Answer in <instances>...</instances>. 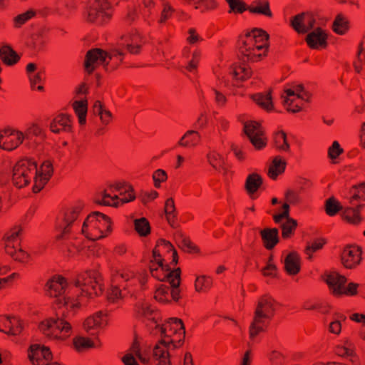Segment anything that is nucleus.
I'll list each match as a JSON object with an SVG mask.
<instances>
[{
  "instance_id": "nucleus-1",
  "label": "nucleus",
  "mask_w": 365,
  "mask_h": 365,
  "mask_svg": "<svg viewBox=\"0 0 365 365\" xmlns=\"http://www.w3.org/2000/svg\"><path fill=\"white\" fill-rule=\"evenodd\" d=\"M70 297L56 299L53 304L55 317L47 318L38 324V329L42 334L49 339H65L71 333L72 326L68 321L76 314L75 309L81 306L79 303L68 306Z\"/></svg>"
},
{
  "instance_id": "nucleus-2",
  "label": "nucleus",
  "mask_w": 365,
  "mask_h": 365,
  "mask_svg": "<svg viewBox=\"0 0 365 365\" xmlns=\"http://www.w3.org/2000/svg\"><path fill=\"white\" fill-rule=\"evenodd\" d=\"M252 32H259L264 37L265 44L258 45L255 39L251 38V32H247L243 36H240L237 41L239 51V59L243 63L257 62L263 57L267 56L269 47V35L262 29L254 28Z\"/></svg>"
},
{
  "instance_id": "nucleus-3",
  "label": "nucleus",
  "mask_w": 365,
  "mask_h": 365,
  "mask_svg": "<svg viewBox=\"0 0 365 365\" xmlns=\"http://www.w3.org/2000/svg\"><path fill=\"white\" fill-rule=\"evenodd\" d=\"M277 305L279 303L269 294H264L258 299L253 320L249 329L250 339H254L260 332L267 331L269 322L266 324L265 320L269 322L272 319Z\"/></svg>"
},
{
  "instance_id": "nucleus-4",
  "label": "nucleus",
  "mask_w": 365,
  "mask_h": 365,
  "mask_svg": "<svg viewBox=\"0 0 365 365\" xmlns=\"http://www.w3.org/2000/svg\"><path fill=\"white\" fill-rule=\"evenodd\" d=\"M111 218L98 211L91 212L82 225V233L91 240L96 241L107 237L112 232Z\"/></svg>"
},
{
  "instance_id": "nucleus-5",
  "label": "nucleus",
  "mask_w": 365,
  "mask_h": 365,
  "mask_svg": "<svg viewBox=\"0 0 365 365\" xmlns=\"http://www.w3.org/2000/svg\"><path fill=\"white\" fill-rule=\"evenodd\" d=\"M74 284L81 287V296L89 298L101 295L104 290L103 277L96 269H88L78 274Z\"/></svg>"
},
{
  "instance_id": "nucleus-6",
  "label": "nucleus",
  "mask_w": 365,
  "mask_h": 365,
  "mask_svg": "<svg viewBox=\"0 0 365 365\" xmlns=\"http://www.w3.org/2000/svg\"><path fill=\"white\" fill-rule=\"evenodd\" d=\"M83 207L84 203L78 201L73 205L61 210L56 225V229H58L61 232L55 237L56 242L68 239L71 226L78 217Z\"/></svg>"
},
{
  "instance_id": "nucleus-7",
  "label": "nucleus",
  "mask_w": 365,
  "mask_h": 365,
  "mask_svg": "<svg viewBox=\"0 0 365 365\" xmlns=\"http://www.w3.org/2000/svg\"><path fill=\"white\" fill-rule=\"evenodd\" d=\"M37 163L31 158L19 160L13 168L12 183L18 189L27 186L34 174H37Z\"/></svg>"
},
{
  "instance_id": "nucleus-8",
  "label": "nucleus",
  "mask_w": 365,
  "mask_h": 365,
  "mask_svg": "<svg viewBox=\"0 0 365 365\" xmlns=\"http://www.w3.org/2000/svg\"><path fill=\"white\" fill-rule=\"evenodd\" d=\"M111 16V5L107 0H93L85 11L86 21L98 25L107 23Z\"/></svg>"
},
{
  "instance_id": "nucleus-9",
  "label": "nucleus",
  "mask_w": 365,
  "mask_h": 365,
  "mask_svg": "<svg viewBox=\"0 0 365 365\" xmlns=\"http://www.w3.org/2000/svg\"><path fill=\"white\" fill-rule=\"evenodd\" d=\"M123 56V53L118 51H116L115 54L110 55L107 51L101 48H91L86 52L85 56L83 63L84 69L88 74H91L95 71L97 65L102 64L104 66L106 70L108 71V66L109 63L106 62L107 58H109V59L111 60L113 57H120V61L121 62L123 61V58H121Z\"/></svg>"
},
{
  "instance_id": "nucleus-10",
  "label": "nucleus",
  "mask_w": 365,
  "mask_h": 365,
  "mask_svg": "<svg viewBox=\"0 0 365 365\" xmlns=\"http://www.w3.org/2000/svg\"><path fill=\"white\" fill-rule=\"evenodd\" d=\"M184 344V339H180L178 341L170 339L166 340L162 339L159 340L153 347V355L158 362V365H166V361L170 359V355L168 351L170 344L173 349L180 347Z\"/></svg>"
},
{
  "instance_id": "nucleus-11",
  "label": "nucleus",
  "mask_w": 365,
  "mask_h": 365,
  "mask_svg": "<svg viewBox=\"0 0 365 365\" xmlns=\"http://www.w3.org/2000/svg\"><path fill=\"white\" fill-rule=\"evenodd\" d=\"M155 329H160L162 339L169 340L172 339L173 335L180 333V334H182V339L185 340V327L181 319L177 317L169 318L167 322L162 326L156 324Z\"/></svg>"
},
{
  "instance_id": "nucleus-12",
  "label": "nucleus",
  "mask_w": 365,
  "mask_h": 365,
  "mask_svg": "<svg viewBox=\"0 0 365 365\" xmlns=\"http://www.w3.org/2000/svg\"><path fill=\"white\" fill-rule=\"evenodd\" d=\"M361 255L362 249L361 247L347 245L344 247L341 255V264L346 269H355L361 262Z\"/></svg>"
},
{
  "instance_id": "nucleus-13",
  "label": "nucleus",
  "mask_w": 365,
  "mask_h": 365,
  "mask_svg": "<svg viewBox=\"0 0 365 365\" xmlns=\"http://www.w3.org/2000/svg\"><path fill=\"white\" fill-rule=\"evenodd\" d=\"M316 19L314 16L307 12H302L293 16L290 20V26L298 34H307L312 30Z\"/></svg>"
},
{
  "instance_id": "nucleus-14",
  "label": "nucleus",
  "mask_w": 365,
  "mask_h": 365,
  "mask_svg": "<svg viewBox=\"0 0 365 365\" xmlns=\"http://www.w3.org/2000/svg\"><path fill=\"white\" fill-rule=\"evenodd\" d=\"M28 357L33 365H50L44 364L43 360L50 361L53 354L49 347L38 344H31L28 349Z\"/></svg>"
},
{
  "instance_id": "nucleus-15",
  "label": "nucleus",
  "mask_w": 365,
  "mask_h": 365,
  "mask_svg": "<svg viewBox=\"0 0 365 365\" xmlns=\"http://www.w3.org/2000/svg\"><path fill=\"white\" fill-rule=\"evenodd\" d=\"M327 39V32L321 27H317L307 35L305 41L311 49H320L328 46Z\"/></svg>"
},
{
  "instance_id": "nucleus-16",
  "label": "nucleus",
  "mask_w": 365,
  "mask_h": 365,
  "mask_svg": "<svg viewBox=\"0 0 365 365\" xmlns=\"http://www.w3.org/2000/svg\"><path fill=\"white\" fill-rule=\"evenodd\" d=\"M67 284V280L64 277L54 275L46 284L47 293L51 297L59 299L58 297L64 293Z\"/></svg>"
},
{
  "instance_id": "nucleus-17",
  "label": "nucleus",
  "mask_w": 365,
  "mask_h": 365,
  "mask_svg": "<svg viewBox=\"0 0 365 365\" xmlns=\"http://www.w3.org/2000/svg\"><path fill=\"white\" fill-rule=\"evenodd\" d=\"M49 128L50 130L54 133H59L61 131L72 133L71 116L66 113L58 114L51 121Z\"/></svg>"
},
{
  "instance_id": "nucleus-18",
  "label": "nucleus",
  "mask_w": 365,
  "mask_h": 365,
  "mask_svg": "<svg viewBox=\"0 0 365 365\" xmlns=\"http://www.w3.org/2000/svg\"><path fill=\"white\" fill-rule=\"evenodd\" d=\"M0 322H2L4 327L0 331L7 335H19L24 329L22 321L15 317L0 316Z\"/></svg>"
},
{
  "instance_id": "nucleus-19",
  "label": "nucleus",
  "mask_w": 365,
  "mask_h": 365,
  "mask_svg": "<svg viewBox=\"0 0 365 365\" xmlns=\"http://www.w3.org/2000/svg\"><path fill=\"white\" fill-rule=\"evenodd\" d=\"M262 242L267 250H273L279 242V230L277 227H266L259 231Z\"/></svg>"
},
{
  "instance_id": "nucleus-20",
  "label": "nucleus",
  "mask_w": 365,
  "mask_h": 365,
  "mask_svg": "<svg viewBox=\"0 0 365 365\" xmlns=\"http://www.w3.org/2000/svg\"><path fill=\"white\" fill-rule=\"evenodd\" d=\"M9 130V133H4V140L0 148L8 151L16 149L21 145L24 140V135L21 132L12 130L11 128H5Z\"/></svg>"
},
{
  "instance_id": "nucleus-21",
  "label": "nucleus",
  "mask_w": 365,
  "mask_h": 365,
  "mask_svg": "<svg viewBox=\"0 0 365 365\" xmlns=\"http://www.w3.org/2000/svg\"><path fill=\"white\" fill-rule=\"evenodd\" d=\"M134 313L136 318L146 317L148 319L151 320L157 324L158 319V311L153 309L151 305L147 302H138L134 305Z\"/></svg>"
},
{
  "instance_id": "nucleus-22",
  "label": "nucleus",
  "mask_w": 365,
  "mask_h": 365,
  "mask_svg": "<svg viewBox=\"0 0 365 365\" xmlns=\"http://www.w3.org/2000/svg\"><path fill=\"white\" fill-rule=\"evenodd\" d=\"M284 271L289 275H296L301 270V257L296 251L290 252L285 257Z\"/></svg>"
},
{
  "instance_id": "nucleus-23",
  "label": "nucleus",
  "mask_w": 365,
  "mask_h": 365,
  "mask_svg": "<svg viewBox=\"0 0 365 365\" xmlns=\"http://www.w3.org/2000/svg\"><path fill=\"white\" fill-rule=\"evenodd\" d=\"M0 59L5 65L12 66L20 61L21 56L10 45L4 44L0 48Z\"/></svg>"
},
{
  "instance_id": "nucleus-24",
  "label": "nucleus",
  "mask_w": 365,
  "mask_h": 365,
  "mask_svg": "<svg viewBox=\"0 0 365 365\" xmlns=\"http://www.w3.org/2000/svg\"><path fill=\"white\" fill-rule=\"evenodd\" d=\"M287 166V162L280 155H276L269 167L267 175L272 180H276L279 175L284 173Z\"/></svg>"
},
{
  "instance_id": "nucleus-25",
  "label": "nucleus",
  "mask_w": 365,
  "mask_h": 365,
  "mask_svg": "<svg viewBox=\"0 0 365 365\" xmlns=\"http://www.w3.org/2000/svg\"><path fill=\"white\" fill-rule=\"evenodd\" d=\"M164 212L168 223L173 228H177L179 226L178 222V211L176 210L175 201L173 197H169L165 200Z\"/></svg>"
},
{
  "instance_id": "nucleus-26",
  "label": "nucleus",
  "mask_w": 365,
  "mask_h": 365,
  "mask_svg": "<svg viewBox=\"0 0 365 365\" xmlns=\"http://www.w3.org/2000/svg\"><path fill=\"white\" fill-rule=\"evenodd\" d=\"M248 11L252 14L263 15L269 18L273 16L268 0L254 1L252 4L249 6Z\"/></svg>"
},
{
  "instance_id": "nucleus-27",
  "label": "nucleus",
  "mask_w": 365,
  "mask_h": 365,
  "mask_svg": "<svg viewBox=\"0 0 365 365\" xmlns=\"http://www.w3.org/2000/svg\"><path fill=\"white\" fill-rule=\"evenodd\" d=\"M262 183L263 179L262 176L257 173H253L247 177L245 183V189L247 194L252 198H253L252 195L258 190V189L262 186Z\"/></svg>"
},
{
  "instance_id": "nucleus-28",
  "label": "nucleus",
  "mask_w": 365,
  "mask_h": 365,
  "mask_svg": "<svg viewBox=\"0 0 365 365\" xmlns=\"http://www.w3.org/2000/svg\"><path fill=\"white\" fill-rule=\"evenodd\" d=\"M332 31L338 35H344L350 29V21L341 13L338 14L331 25Z\"/></svg>"
},
{
  "instance_id": "nucleus-29",
  "label": "nucleus",
  "mask_w": 365,
  "mask_h": 365,
  "mask_svg": "<svg viewBox=\"0 0 365 365\" xmlns=\"http://www.w3.org/2000/svg\"><path fill=\"white\" fill-rule=\"evenodd\" d=\"M201 136L196 130H187L178 143L179 146L190 148L197 145L200 141Z\"/></svg>"
},
{
  "instance_id": "nucleus-30",
  "label": "nucleus",
  "mask_w": 365,
  "mask_h": 365,
  "mask_svg": "<svg viewBox=\"0 0 365 365\" xmlns=\"http://www.w3.org/2000/svg\"><path fill=\"white\" fill-rule=\"evenodd\" d=\"M93 113L100 117L101 123L107 125L113 119V115L109 110L105 108L101 101H96L93 106Z\"/></svg>"
},
{
  "instance_id": "nucleus-31",
  "label": "nucleus",
  "mask_w": 365,
  "mask_h": 365,
  "mask_svg": "<svg viewBox=\"0 0 365 365\" xmlns=\"http://www.w3.org/2000/svg\"><path fill=\"white\" fill-rule=\"evenodd\" d=\"M252 98L259 106L267 111H271L274 108L271 91L266 94L263 93H255L252 96Z\"/></svg>"
},
{
  "instance_id": "nucleus-32",
  "label": "nucleus",
  "mask_w": 365,
  "mask_h": 365,
  "mask_svg": "<svg viewBox=\"0 0 365 365\" xmlns=\"http://www.w3.org/2000/svg\"><path fill=\"white\" fill-rule=\"evenodd\" d=\"M274 148L279 151L289 152L290 145L287 140V133L284 130L277 131L273 135Z\"/></svg>"
},
{
  "instance_id": "nucleus-33",
  "label": "nucleus",
  "mask_w": 365,
  "mask_h": 365,
  "mask_svg": "<svg viewBox=\"0 0 365 365\" xmlns=\"http://www.w3.org/2000/svg\"><path fill=\"white\" fill-rule=\"evenodd\" d=\"M75 113L78 116V123L83 125L86 123V115L88 112V101L83 99L75 101L72 104Z\"/></svg>"
},
{
  "instance_id": "nucleus-34",
  "label": "nucleus",
  "mask_w": 365,
  "mask_h": 365,
  "mask_svg": "<svg viewBox=\"0 0 365 365\" xmlns=\"http://www.w3.org/2000/svg\"><path fill=\"white\" fill-rule=\"evenodd\" d=\"M261 123L256 120H247L243 124V133L249 138L264 131Z\"/></svg>"
},
{
  "instance_id": "nucleus-35",
  "label": "nucleus",
  "mask_w": 365,
  "mask_h": 365,
  "mask_svg": "<svg viewBox=\"0 0 365 365\" xmlns=\"http://www.w3.org/2000/svg\"><path fill=\"white\" fill-rule=\"evenodd\" d=\"M298 226V222L295 219H289L280 225L282 230V238L288 240L292 238L295 233Z\"/></svg>"
},
{
  "instance_id": "nucleus-36",
  "label": "nucleus",
  "mask_w": 365,
  "mask_h": 365,
  "mask_svg": "<svg viewBox=\"0 0 365 365\" xmlns=\"http://www.w3.org/2000/svg\"><path fill=\"white\" fill-rule=\"evenodd\" d=\"M324 210L327 215L335 216L339 211L343 210V206L335 197L331 196L324 202Z\"/></svg>"
},
{
  "instance_id": "nucleus-37",
  "label": "nucleus",
  "mask_w": 365,
  "mask_h": 365,
  "mask_svg": "<svg viewBox=\"0 0 365 365\" xmlns=\"http://www.w3.org/2000/svg\"><path fill=\"white\" fill-rule=\"evenodd\" d=\"M341 217L342 220L347 223L354 225H359L363 220V217L361 215H359L357 211H355L353 207H350L344 208Z\"/></svg>"
},
{
  "instance_id": "nucleus-38",
  "label": "nucleus",
  "mask_w": 365,
  "mask_h": 365,
  "mask_svg": "<svg viewBox=\"0 0 365 365\" xmlns=\"http://www.w3.org/2000/svg\"><path fill=\"white\" fill-rule=\"evenodd\" d=\"M134 229L140 237H147L151 231L150 222L145 217L135 219L134 220Z\"/></svg>"
},
{
  "instance_id": "nucleus-39",
  "label": "nucleus",
  "mask_w": 365,
  "mask_h": 365,
  "mask_svg": "<svg viewBox=\"0 0 365 365\" xmlns=\"http://www.w3.org/2000/svg\"><path fill=\"white\" fill-rule=\"evenodd\" d=\"M73 344L78 352L94 348L95 344L92 339L84 336H76L73 339Z\"/></svg>"
},
{
  "instance_id": "nucleus-40",
  "label": "nucleus",
  "mask_w": 365,
  "mask_h": 365,
  "mask_svg": "<svg viewBox=\"0 0 365 365\" xmlns=\"http://www.w3.org/2000/svg\"><path fill=\"white\" fill-rule=\"evenodd\" d=\"M36 15V11L30 9L27 10L26 12L20 14L16 16L13 19V26L16 29L21 28L23 25H24L26 22H28L30 19L34 18Z\"/></svg>"
},
{
  "instance_id": "nucleus-41",
  "label": "nucleus",
  "mask_w": 365,
  "mask_h": 365,
  "mask_svg": "<svg viewBox=\"0 0 365 365\" xmlns=\"http://www.w3.org/2000/svg\"><path fill=\"white\" fill-rule=\"evenodd\" d=\"M229 6L228 14H241L248 11L249 6L242 0H225Z\"/></svg>"
},
{
  "instance_id": "nucleus-42",
  "label": "nucleus",
  "mask_w": 365,
  "mask_h": 365,
  "mask_svg": "<svg viewBox=\"0 0 365 365\" xmlns=\"http://www.w3.org/2000/svg\"><path fill=\"white\" fill-rule=\"evenodd\" d=\"M232 74L236 80L245 81L251 77L252 70L245 63L242 62V65H240L234 68Z\"/></svg>"
},
{
  "instance_id": "nucleus-43",
  "label": "nucleus",
  "mask_w": 365,
  "mask_h": 365,
  "mask_svg": "<svg viewBox=\"0 0 365 365\" xmlns=\"http://www.w3.org/2000/svg\"><path fill=\"white\" fill-rule=\"evenodd\" d=\"M180 237L181 240L178 246L184 252L190 254L200 252V248L190 240L189 237L184 236L182 234H180Z\"/></svg>"
},
{
  "instance_id": "nucleus-44",
  "label": "nucleus",
  "mask_w": 365,
  "mask_h": 365,
  "mask_svg": "<svg viewBox=\"0 0 365 365\" xmlns=\"http://www.w3.org/2000/svg\"><path fill=\"white\" fill-rule=\"evenodd\" d=\"M250 142L255 150H261L267 145L268 138L266 136L265 130L249 138Z\"/></svg>"
},
{
  "instance_id": "nucleus-45",
  "label": "nucleus",
  "mask_w": 365,
  "mask_h": 365,
  "mask_svg": "<svg viewBox=\"0 0 365 365\" xmlns=\"http://www.w3.org/2000/svg\"><path fill=\"white\" fill-rule=\"evenodd\" d=\"M170 287L165 284H160L155 290L154 298L159 302L170 304L171 300L168 299Z\"/></svg>"
},
{
  "instance_id": "nucleus-46",
  "label": "nucleus",
  "mask_w": 365,
  "mask_h": 365,
  "mask_svg": "<svg viewBox=\"0 0 365 365\" xmlns=\"http://www.w3.org/2000/svg\"><path fill=\"white\" fill-rule=\"evenodd\" d=\"M212 284V279L209 277L200 276L196 278L195 282V289L196 292H207Z\"/></svg>"
},
{
  "instance_id": "nucleus-47",
  "label": "nucleus",
  "mask_w": 365,
  "mask_h": 365,
  "mask_svg": "<svg viewBox=\"0 0 365 365\" xmlns=\"http://www.w3.org/2000/svg\"><path fill=\"white\" fill-rule=\"evenodd\" d=\"M327 244V240L324 238H317L314 240L310 245H307L305 248V252L309 255V259L312 258V254L321 249Z\"/></svg>"
},
{
  "instance_id": "nucleus-48",
  "label": "nucleus",
  "mask_w": 365,
  "mask_h": 365,
  "mask_svg": "<svg viewBox=\"0 0 365 365\" xmlns=\"http://www.w3.org/2000/svg\"><path fill=\"white\" fill-rule=\"evenodd\" d=\"M334 352L336 355L341 357L351 356V361L352 362H354L355 361L358 360L355 351L350 347H347L345 346H336L335 347Z\"/></svg>"
},
{
  "instance_id": "nucleus-49",
  "label": "nucleus",
  "mask_w": 365,
  "mask_h": 365,
  "mask_svg": "<svg viewBox=\"0 0 365 365\" xmlns=\"http://www.w3.org/2000/svg\"><path fill=\"white\" fill-rule=\"evenodd\" d=\"M158 268H153V265L151 264L150 266V274L152 277H155L160 282H168L170 284V286L172 285V280H174V274L172 270L167 272L166 274H163V276L157 274V272H158Z\"/></svg>"
},
{
  "instance_id": "nucleus-50",
  "label": "nucleus",
  "mask_w": 365,
  "mask_h": 365,
  "mask_svg": "<svg viewBox=\"0 0 365 365\" xmlns=\"http://www.w3.org/2000/svg\"><path fill=\"white\" fill-rule=\"evenodd\" d=\"M207 160L211 166L215 170L224 169L225 161L223 158L217 153L207 154Z\"/></svg>"
},
{
  "instance_id": "nucleus-51",
  "label": "nucleus",
  "mask_w": 365,
  "mask_h": 365,
  "mask_svg": "<svg viewBox=\"0 0 365 365\" xmlns=\"http://www.w3.org/2000/svg\"><path fill=\"white\" fill-rule=\"evenodd\" d=\"M160 245H164L167 247L168 249V252L172 251V261L170 264H177L178 263L179 257L177 250L172 243L165 239H159L157 241V246H159Z\"/></svg>"
},
{
  "instance_id": "nucleus-52",
  "label": "nucleus",
  "mask_w": 365,
  "mask_h": 365,
  "mask_svg": "<svg viewBox=\"0 0 365 365\" xmlns=\"http://www.w3.org/2000/svg\"><path fill=\"white\" fill-rule=\"evenodd\" d=\"M217 6V3L215 0H198L196 2L195 9H200L201 12H205L209 10H213Z\"/></svg>"
},
{
  "instance_id": "nucleus-53",
  "label": "nucleus",
  "mask_w": 365,
  "mask_h": 365,
  "mask_svg": "<svg viewBox=\"0 0 365 365\" xmlns=\"http://www.w3.org/2000/svg\"><path fill=\"white\" fill-rule=\"evenodd\" d=\"M284 200V202L292 205H297L301 202V197L299 193L292 189H287L285 191Z\"/></svg>"
},
{
  "instance_id": "nucleus-54",
  "label": "nucleus",
  "mask_w": 365,
  "mask_h": 365,
  "mask_svg": "<svg viewBox=\"0 0 365 365\" xmlns=\"http://www.w3.org/2000/svg\"><path fill=\"white\" fill-rule=\"evenodd\" d=\"M153 180L154 186L156 188L161 187V183L165 182L168 180V175L165 170L163 169H158L153 173Z\"/></svg>"
},
{
  "instance_id": "nucleus-55",
  "label": "nucleus",
  "mask_w": 365,
  "mask_h": 365,
  "mask_svg": "<svg viewBox=\"0 0 365 365\" xmlns=\"http://www.w3.org/2000/svg\"><path fill=\"white\" fill-rule=\"evenodd\" d=\"M33 178L34 184L32 187V191L34 193L39 192L49 181V179L44 176H41L38 175V173L36 175L34 174Z\"/></svg>"
},
{
  "instance_id": "nucleus-56",
  "label": "nucleus",
  "mask_w": 365,
  "mask_h": 365,
  "mask_svg": "<svg viewBox=\"0 0 365 365\" xmlns=\"http://www.w3.org/2000/svg\"><path fill=\"white\" fill-rule=\"evenodd\" d=\"M53 173V165L51 161L46 160L41 165L40 170H38V175L44 176L50 180Z\"/></svg>"
},
{
  "instance_id": "nucleus-57",
  "label": "nucleus",
  "mask_w": 365,
  "mask_h": 365,
  "mask_svg": "<svg viewBox=\"0 0 365 365\" xmlns=\"http://www.w3.org/2000/svg\"><path fill=\"white\" fill-rule=\"evenodd\" d=\"M343 153L344 149L341 147L339 142L335 140L328 149V157L331 160H335Z\"/></svg>"
},
{
  "instance_id": "nucleus-58",
  "label": "nucleus",
  "mask_w": 365,
  "mask_h": 365,
  "mask_svg": "<svg viewBox=\"0 0 365 365\" xmlns=\"http://www.w3.org/2000/svg\"><path fill=\"white\" fill-rule=\"evenodd\" d=\"M337 285L334 287L333 290V295L335 297H340L342 295L341 291L344 289V284L346 283L347 279L345 276L336 273Z\"/></svg>"
},
{
  "instance_id": "nucleus-59",
  "label": "nucleus",
  "mask_w": 365,
  "mask_h": 365,
  "mask_svg": "<svg viewBox=\"0 0 365 365\" xmlns=\"http://www.w3.org/2000/svg\"><path fill=\"white\" fill-rule=\"evenodd\" d=\"M120 195L124 196L120 199L122 204L132 202L136 197L134 188L133 185L130 184L128 185V189H126L124 192H120Z\"/></svg>"
},
{
  "instance_id": "nucleus-60",
  "label": "nucleus",
  "mask_w": 365,
  "mask_h": 365,
  "mask_svg": "<svg viewBox=\"0 0 365 365\" xmlns=\"http://www.w3.org/2000/svg\"><path fill=\"white\" fill-rule=\"evenodd\" d=\"M172 282H173L172 285L169 286L170 287V294L171 295L172 300H173L175 302H178L180 300V299L181 298V295H180L181 290L180 288L181 283L174 282L173 280H172Z\"/></svg>"
},
{
  "instance_id": "nucleus-61",
  "label": "nucleus",
  "mask_w": 365,
  "mask_h": 365,
  "mask_svg": "<svg viewBox=\"0 0 365 365\" xmlns=\"http://www.w3.org/2000/svg\"><path fill=\"white\" fill-rule=\"evenodd\" d=\"M294 100H291L287 97H284L283 104L286 106V110L289 113H297L302 110V107L299 105H294Z\"/></svg>"
},
{
  "instance_id": "nucleus-62",
  "label": "nucleus",
  "mask_w": 365,
  "mask_h": 365,
  "mask_svg": "<svg viewBox=\"0 0 365 365\" xmlns=\"http://www.w3.org/2000/svg\"><path fill=\"white\" fill-rule=\"evenodd\" d=\"M173 7L168 4H164V8L161 12L160 18L158 21L160 24L165 23L168 19H170L173 12Z\"/></svg>"
},
{
  "instance_id": "nucleus-63",
  "label": "nucleus",
  "mask_w": 365,
  "mask_h": 365,
  "mask_svg": "<svg viewBox=\"0 0 365 365\" xmlns=\"http://www.w3.org/2000/svg\"><path fill=\"white\" fill-rule=\"evenodd\" d=\"M45 78V71L43 70L38 71L35 75L30 76L29 75V81L31 83V88L32 89L35 88V86L37 83H40L43 81Z\"/></svg>"
},
{
  "instance_id": "nucleus-64",
  "label": "nucleus",
  "mask_w": 365,
  "mask_h": 365,
  "mask_svg": "<svg viewBox=\"0 0 365 365\" xmlns=\"http://www.w3.org/2000/svg\"><path fill=\"white\" fill-rule=\"evenodd\" d=\"M269 359L274 365H282L284 356L278 351L274 350L269 354Z\"/></svg>"
}]
</instances>
